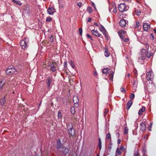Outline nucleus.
<instances>
[{
	"mask_svg": "<svg viewBox=\"0 0 156 156\" xmlns=\"http://www.w3.org/2000/svg\"><path fill=\"white\" fill-rule=\"evenodd\" d=\"M109 71L110 74H109V79L112 81L113 77L114 72L112 71H110L108 69H104L102 70L103 73L105 74H106Z\"/></svg>",
	"mask_w": 156,
	"mask_h": 156,
	"instance_id": "nucleus-1",
	"label": "nucleus"
},
{
	"mask_svg": "<svg viewBox=\"0 0 156 156\" xmlns=\"http://www.w3.org/2000/svg\"><path fill=\"white\" fill-rule=\"evenodd\" d=\"M109 10L110 12H112L114 13H116L117 12V8L115 5V4L114 2H112L109 5Z\"/></svg>",
	"mask_w": 156,
	"mask_h": 156,
	"instance_id": "nucleus-2",
	"label": "nucleus"
},
{
	"mask_svg": "<svg viewBox=\"0 0 156 156\" xmlns=\"http://www.w3.org/2000/svg\"><path fill=\"white\" fill-rule=\"evenodd\" d=\"M128 9V7L124 3L120 4L118 7L119 10L121 12H123L126 11Z\"/></svg>",
	"mask_w": 156,
	"mask_h": 156,
	"instance_id": "nucleus-3",
	"label": "nucleus"
},
{
	"mask_svg": "<svg viewBox=\"0 0 156 156\" xmlns=\"http://www.w3.org/2000/svg\"><path fill=\"white\" fill-rule=\"evenodd\" d=\"M16 72V69L11 67H9L6 71V73L8 75H12Z\"/></svg>",
	"mask_w": 156,
	"mask_h": 156,
	"instance_id": "nucleus-4",
	"label": "nucleus"
},
{
	"mask_svg": "<svg viewBox=\"0 0 156 156\" xmlns=\"http://www.w3.org/2000/svg\"><path fill=\"white\" fill-rule=\"evenodd\" d=\"M53 80L50 77H48L46 80V83L48 88L51 87V85L52 84Z\"/></svg>",
	"mask_w": 156,
	"mask_h": 156,
	"instance_id": "nucleus-5",
	"label": "nucleus"
},
{
	"mask_svg": "<svg viewBox=\"0 0 156 156\" xmlns=\"http://www.w3.org/2000/svg\"><path fill=\"white\" fill-rule=\"evenodd\" d=\"M147 78L148 80H151L154 78V75L151 71L148 72L147 74Z\"/></svg>",
	"mask_w": 156,
	"mask_h": 156,
	"instance_id": "nucleus-6",
	"label": "nucleus"
},
{
	"mask_svg": "<svg viewBox=\"0 0 156 156\" xmlns=\"http://www.w3.org/2000/svg\"><path fill=\"white\" fill-rule=\"evenodd\" d=\"M118 34L122 40H124V38L125 37L126 35V32L123 30H120L118 31Z\"/></svg>",
	"mask_w": 156,
	"mask_h": 156,
	"instance_id": "nucleus-7",
	"label": "nucleus"
},
{
	"mask_svg": "<svg viewBox=\"0 0 156 156\" xmlns=\"http://www.w3.org/2000/svg\"><path fill=\"white\" fill-rule=\"evenodd\" d=\"M147 51L146 49H142L140 51V54L143 55V57L140 58V59L143 60L145 59L147 55Z\"/></svg>",
	"mask_w": 156,
	"mask_h": 156,
	"instance_id": "nucleus-8",
	"label": "nucleus"
},
{
	"mask_svg": "<svg viewBox=\"0 0 156 156\" xmlns=\"http://www.w3.org/2000/svg\"><path fill=\"white\" fill-rule=\"evenodd\" d=\"M100 27L99 28L100 31H101L105 35V37L106 38H107V32L105 28L102 25H100Z\"/></svg>",
	"mask_w": 156,
	"mask_h": 156,
	"instance_id": "nucleus-9",
	"label": "nucleus"
},
{
	"mask_svg": "<svg viewBox=\"0 0 156 156\" xmlns=\"http://www.w3.org/2000/svg\"><path fill=\"white\" fill-rule=\"evenodd\" d=\"M55 12L54 8L52 7H49L47 10L48 13L51 15H53Z\"/></svg>",
	"mask_w": 156,
	"mask_h": 156,
	"instance_id": "nucleus-10",
	"label": "nucleus"
},
{
	"mask_svg": "<svg viewBox=\"0 0 156 156\" xmlns=\"http://www.w3.org/2000/svg\"><path fill=\"white\" fill-rule=\"evenodd\" d=\"M91 33L96 37H101V35L100 34L97 30H93L91 31Z\"/></svg>",
	"mask_w": 156,
	"mask_h": 156,
	"instance_id": "nucleus-11",
	"label": "nucleus"
},
{
	"mask_svg": "<svg viewBox=\"0 0 156 156\" xmlns=\"http://www.w3.org/2000/svg\"><path fill=\"white\" fill-rule=\"evenodd\" d=\"M128 21L124 20H122L120 21L119 23L120 25L122 27H125L126 24Z\"/></svg>",
	"mask_w": 156,
	"mask_h": 156,
	"instance_id": "nucleus-12",
	"label": "nucleus"
},
{
	"mask_svg": "<svg viewBox=\"0 0 156 156\" xmlns=\"http://www.w3.org/2000/svg\"><path fill=\"white\" fill-rule=\"evenodd\" d=\"M20 45L23 49H25L27 47V44L24 40H22L20 42Z\"/></svg>",
	"mask_w": 156,
	"mask_h": 156,
	"instance_id": "nucleus-13",
	"label": "nucleus"
},
{
	"mask_svg": "<svg viewBox=\"0 0 156 156\" xmlns=\"http://www.w3.org/2000/svg\"><path fill=\"white\" fill-rule=\"evenodd\" d=\"M140 129L142 131H144L146 129V126L145 125L144 123L143 122H141L140 123Z\"/></svg>",
	"mask_w": 156,
	"mask_h": 156,
	"instance_id": "nucleus-14",
	"label": "nucleus"
},
{
	"mask_svg": "<svg viewBox=\"0 0 156 156\" xmlns=\"http://www.w3.org/2000/svg\"><path fill=\"white\" fill-rule=\"evenodd\" d=\"M55 63L52 62L51 63H50V65H49V66L50 67V69L51 70L53 71H55L56 69V66H55Z\"/></svg>",
	"mask_w": 156,
	"mask_h": 156,
	"instance_id": "nucleus-15",
	"label": "nucleus"
},
{
	"mask_svg": "<svg viewBox=\"0 0 156 156\" xmlns=\"http://www.w3.org/2000/svg\"><path fill=\"white\" fill-rule=\"evenodd\" d=\"M16 81V80L13 78H11L9 80V82L8 84L10 85H13L15 84V82Z\"/></svg>",
	"mask_w": 156,
	"mask_h": 156,
	"instance_id": "nucleus-16",
	"label": "nucleus"
},
{
	"mask_svg": "<svg viewBox=\"0 0 156 156\" xmlns=\"http://www.w3.org/2000/svg\"><path fill=\"white\" fill-rule=\"evenodd\" d=\"M150 26L149 24L146 23H144L143 24V29L144 30L147 31L148 28H150Z\"/></svg>",
	"mask_w": 156,
	"mask_h": 156,
	"instance_id": "nucleus-17",
	"label": "nucleus"
},
{
	"mask_svg": "<svg viewBox=\"0 0 156 156\" xmlns=\"http://www.w3.org/2000/svg\"><path fill=\"white\" fill-rule=\"evenodd\" d=\"M68 131L69 134L70 135L73 136L74 135V130L72 128H71V129L68 130Z\"/></svg>",
	"mask_w": 156,
	"mask_h": 156,
	"instance_id": "nucleus-18",
	"label": "nucleus"
},
{
	"mask_svg": "<svg viewBox=\"0 0 156 156\" xmlns=\"http://www.w3.org/2000/svg\"><path fill=\"white\" fill-rule=\"evenodd\" d=\"M73 101L74 104H77L79 102V99L77 96H74L73 97Z\"/></svg>",
	"mask_w": 156,
	"mask_h": 156,
	"instance_id": "nucleus-19",
	"label": "nucleus"
},
{
	"mask_svg": "<svg viewBox=\"0 0 156 156\" xmlns=\"http://www.w3.org/2000/svg\"><path fill=\"white\" fill-rule=\"evenodd\" d=\"M145 108L144 107H143L141 109H140L138 112V114L141 115L142 114V112L145 111Z\"/></svg>",
	"mask_w": 156,
	"mask_h": 156,
	"instance_id": "nucleus-20",
	"label": "nucleus"
},
{
	"mask_svg": "<svg viewBox=\"0 0 156 156\" xmlns=\"http://www.w3.org/2000/svg\"><path fill=\"white\" fill-rule=\"evenodd\" d=\"M105 55L106 57H108L110 55V53L108 51L107 49L105 48Z\"/></svg>",
	"mask_w": 156,
	"mask_h": 156,
	"instance_id": "nucleus-21",
	"label": "nucleus"
},
{
	"mask_svg": "<svg viewBox=\"0 0 156 156\" xmlns=\"http://www.w3.org/2000/svg\"><path fill=\"white\" fill-rule=\"evenodd\" d=\"M133 102L132 101L129 100L128 102L127 106V110L129 109L131 106Z\"/></svg>",
	"mask_w": 156,
	"mask_h": 156,
	"instance_id": "nucleus-22",
	"label": "nucleus"
},
{
	"mask_svg": "<svg viewBox=\"0 0 156 156\" xmlns=\"http://www.w3.org/2000/svg\"><path fill=\"white\" fill-rule=\"evenodd\" d=\"M121 150H119V148H118L116 151L115 156H118V155H120L121 153Z\"/></svg>",
	"mask_w": 156,
	"mask_h": 156,
	"instance_id": "nucleus-23",
	"label": "nucleus"
},
{
	"mask_svg": "<svg viewBox=\"0 0 156 156\" xmlns=\"http://www.w3.org/2000/svg\"><path fill=\"white\" fill-rule=\"evenodd\" d=\"M69 64L71 66H72V68L73 69H75V65L74 63V62L73 61H72L71 60L70 61V63H69Z\"/></svg>",
	"mask_w": 156,
	"mask_h": 156,
	"instance_id": "nucleus-24",
	"label": "nucleus"
},
{
	"mask_svg": "<svg viewBox=\"0 0 156 156\" xmlns=\"http://www.w3.org/2000/svg\"><path fill=\"white\" fill-rule=\"evenodd\" d=\"M57 147L58 148H60L61 147V144L60 143V140H58L57 141Z\"/></svg>",
	"mask_w": 156,
	"mask_h": 156,
	"instance_id": "nucleus-25",
	"label": "nucleus"
},
{
	"mask_svg": "<svg viewBox=\"0 0 156 156\" xmlns=\"http://www.w3.org/2000/svg\"><path fill=\"white\" fill-rule=\"evenodd\" d=\"M87 11L89 13H91L93 11L92 9V8L90 7H88L87 9Z\"/></svg>",
	"mask_w": 156,
	"mask_h": 156,
	"instance_id": "nucleus-26",
	"label": "nucleus"
},
{
	"mask_svg": "<svg viewBox=\"0 0 156 156\" xmlns=\"http://www.w3.org/2000/svg\"><path fill=\"white\" fill-rule=\"evenodd\" d=\"M52 18L50 16L48 17L46 20V21L47 22H51L52 21Z\"/></svg>",
	"mask_w": 156,
	"mask_h": 156,
	"instance_id": "nucleus-27",
	"label": "nucleus"
},
{
	"mask_svg": "<svg viewBox=\"0 0 156 156\" xmlns=\"http://www.w3.org/2000/svg\"><path fill=\"white\" fill-rule=\"evenodd\" d=\"M67 126L68 130L71 129V128H72V124L71 123H69L67 125Z\"/></svg>",
	"mask_w": 156,
	"mask_h": 156,
	"instance_id": "nucleus-28",
	"label": "nucleus"
},
{
	"mask_svg": "<svg viewBox=\"0 0 156 156\" xmlns=\"http://www.w3.org/2000/svg\"><path fill=\"white\" fill-rule=\"evenodd\" d=\"M58 119H60L62 117V115H61V112L59 111H58Z\"/></svg>",
	"mask_w": 156,
	"mask_h": 156,
	"instance_id": "nucleus-29",
	"label": "nucleus"
},
{
	"mask_svg": "<svg viewBox=\"0 0 156 156\" xmlns=\"http://www.w3.org/2000/svg\"><path fill=\"white\" fill-rule=\"evenodd\" d=\"M14 2L16 4H18L20 5L22 4L20 2V1H16L15 0H14Z\"/></svg>",
	"mask_w": 156,
	"mask_h": 156,
	"instance_id": "nucleus-30",
	"label": "nucleus"
},
{
	"mask_svg": "<svg viewBox=\"0 0 156 156\" xmlns=\"http://www.w3.org/2000/svg\"><path fill=\"white\" fill-rule=\"evenodd\" d=\"M71 112L72 114H74V113H75V109L74 107H71Z\"/></svg>",
	"mask_w": 156,
	"mask_h": 156,
	"instance_id": "nucleus-31",
	"label": "nucleus"
},
{
	"mask_svg": "<svg viewBox=\"0 0 156 156\" xmlns=\"http://www.w3.org/2000/svg\"><path fill=\"white\" fill-rule=\"evenodd\" d=\"M135 13L137 15H139L141 13V12L140 10H136L135 11Z\"/></svg>",
	"mask_w": 156,
	"mask_h": 156,
	"instance_id": "nucleus-32",
	"label": "nucleus"
},
{
	"mask_svg": "<svg viewBox=\"0 0 156 156\" xmlns=\"http://www.w3.org/2000/svg\"><path fill=\"white\" fill-rule=\"evenodd\" d=\"M128 129L127 127H125L124 129V134H126L128 133Z\"/></svg>",
	"mask_w": 156,
	"mask_h": 156,
	"instance_id": "nucleus-33",
	"label": "nucleus"
},
{
	"mask_svg": "<svg viewBox=\"0 0 156 156\" xmlns=\"http://www.w3.org/2000/svg\"><path fill=\"white\" fill-rule=\"evenodd\" d=\"M49 61H48V60H47L45 61V62H44V64L43 65H47V66H49V65H50V63H49Z\"/></svg>",
	"mask_w": 156,
	"mask_h": 156,
	"instance_id": "nucleus-34",
	"label": "nucleus"
},
{
	"mask_svg": "<svg viewBox=\"0 0 156 156\" xmlns=\"http://www.w3.org/2000/svg\"><path fill=\"white\" fill-rule=\"evenodd\" d=\"M108 112V109H105V110L104 113V116H105L107 114Z\"/></svg>",
	"mask_w": 156,
	"mask_h": 156,
	"instance_id": "nucleus-35",
	"label": "nucleus"
},
{
	"mask_svg": "<svg viewBox=\"0 0 156 156\" xmlns=\"http://www.w3.org/2000/svg\"><path fill=\"white\" fill-rule=\"evenodd\" d=\"M135 95L133 93H131V94L130 98L131 99H133L134 98Z\"/></svg>",
	"mask_w": 156,
	"mask_h": 156,
	"instance_id": "nucleus-36",
	"label": "nucleus"
},
{
	"mask_svg": "<svg viewBox=\"0 0 156 156\" xmlns=\"http://www.w3.org/2000/svg\"><path fill=\"white\" fill-rule=\"evenodd\" d=\"M87 36L88 38H90L91 40L92 41L93 40L92 37L90 35L88 34H87Z\"/></svg>",
	"mask_w": 156,
	"mask_h": 156,
	"instance_id": "nucleus-37",
	"label": "nucleus"
},
{
	"mask_svg": "<svg viewBox=\"0 0 156 156\" xmlns=\"http://www.w3.org/2000/svg\"><path fill=\"white\" fill-rule=\"evenodd\" d=\"M4 84V81L2 80L0 82V88H1L3 86V84Z\"/></svg>",
	"mask_w": 156,
	"mask_h": 156,
	"instance_id": "nucleus-38",
	"label": "nucleus"
},
{
	"mask_svg": "<svg viewBox=\"0 0 156 156\" xmlns=\"http://www.w3.org/2000/svg\"><path fill=\"white\" fill-rule=\"evenodd\" d=\"M5 102V98H3L1 101V103L2 104H4Z\"/></svg>",
	"mask_w": 156,
	"mask_h": 156,
	"instance_id": "nucleus-39",
	"label": "nucleus"
},
{
	"mask_svg": "<svg viewBox=\"0 0 156 156\" xmlns=\"http://www.w3.org/2000/svg\"><path fill=\"white\" fill-rule=\"evenodd\" d=\"M79 33L80 35H81L82 33V29L81 28H80L79 30Z\"/></svg>",
	"mask_w": 156,
	"mask_h": 156,
	"instance_id": "nucleus-40",
	"label": "nucleus"
},
{
	"mask_svg": "<svg viewBox=\"0 0 156 156\" xmlns=\"http://www.w3.org/2000/svg\"><path fill=\"white\" fill-rule=\"evenodd\" d=\"M120 90L123 93H124L126 92V90L124 88L122 87L120 89Z\"/></svg>",
	"mask_w": 156,
	"mask_h": 156,
	"instance_id": "nucleus-41",
	"label": "nucleus"
},
{
	"mask_svg": "<svg viewBox=\"0 0 156 156\" xmlns=\"http://www.w3.org/2000/svg\"><path fill=\"white\" fill-rule=\"evenodd\" d=\"M139 23L138 22H136V25L135 26V27L137 28L139 26Z\"/></svg>",
	"mask_w": 156,
	"mask_h": 156,
	"instance_id": "nucleus-42",
	"label": "nucleus"
},
{
	"mask_svg": "<svg viewBox=\"0 0 156 156\" xmlns=\"http://www.w3.org/2000/svg\"><path fill=\"white\" fill-rule=\"evenodd\" d=\"M110 134L108 133V134L106 136V138L108 139H109L110 138Z\"/></svg>",
	"mask_w": 156,
	"mask_h": 156,
	"instance_id": "nucleus-43",
	"label": "nucleus"
},
{
	"mask_svg": "<svg viewBox=\"0 0 156 156\" xmlns=\"http://www.w3.org/2000/svg\"><path fill=\"white\" fill-rule=\"evenodd\" d=\"M123 40L124 41L126 42H127L129 41V39L128 38H124V39Z\"/></svg>",
	"mask_w": 156,
	"mask_h": 156,
	"instance_id": "nucleus-44",
	"label": "nucleus"
},
{
	"mask_svg": "<svg viewBox=\"0 0 156 156\" xmlns=\"http://www.w3.org/2000/svg\"><path fill=\"white\" fill-rule=\"evenodd\" d=\"M152 125V124H151V125L150 126H149L148 127V129L149 130L151 131V126Z\"/></svg>",
	"mask_w": 156,
	"mask_h": 156,
	"instance_id": "nucleus-45",
	"label": "nucleus"
},
{
	"mask_svg": "<svg viewBox=\"0 0 156 156\" xmlns=\"http://www.w3.org/2000/svg\"><path fill=\"white\" fill-rule=\"evenodd\" d=\"M87 19H88L87 20V22H90V21H91V18H88Z\"/></svg>",
	"mask_w": 156,
	"mask_h": 156,
	"instance_id": "nucleus-46",
	"label": "nucleus"
},
{
	"mask_svg": "<svg viewBox=\"0 0 156 156\" xmlns=\"http://www.w3.org/2000/svg\"><path fill=\"white\" fill-rule=\"evenodd\" d=\"M77 5L79 7H80L82 5V3L80 2H78L77 4Z\"/></svg>",
	"mask_w": 156,
	"mask_h": 156,
	"instance_id": "nucleus-47",
	"label": "nucleus"
},
{
	"mask_svg": "<svg viewBox=\"0 0 156 156\" xmlns=\"http://www.w3.org/2000/svg\"><path fill=\"white\" fill-rule=\"evenodd\" d=\"M99 147L101 148V141L100 140V139H99Z\"/></svg>",
	"mask_w": 156,
	"mask_h": 156,
	"instance_id": "nucleus-48",
	"label": "nucleus"
},
{
	"mask_svg": "<svg viewBox=\"0 0 156 156\" xmlns=\"http://www.w3.org/2000/svg\"><path fill=\"white\" fill-rule=\"evenodd\" d=\"M94 25L96 26H97V27H98L99 26V25L98 24V23H94Z\"/></svg>",
	"mask_w": 156,
	"mask_h": 156,
	"instance_id": "nucleus-49",
	"label": "nucleus"
},
{
	"mask_svg": "<svg viewBox=\"0 0 156 156\" xmlns=\"http://www.w3.org/2000/svg\"><path fill=\"white\" fill-rule=\"evenodd\" d=\"M121 140L120 139H118L117 140V143L118 144H119L121 142Z\"/></svg>",
	"mask_w": 156,
	"mask_h": 156,
	"instance_id": "nucleus-50",
	"label": "nucleus"
},
{
	"mask_svg": "<svg viewBox=\"0 0 156 156\" xmlns=\"http://www.w3.org/2000/svg\"><path fill=\"white\" fill-rule=\"evenodd\" d=\"M91 5L93 6L95 9H96L95 5L94 3H92L91 4Z\"/></svg>",
	"mask_w": 156,
	"mask_h": 156,
	"instance_id": "nucleus-51",
	"label": "nucleus"
},
{
	"mask_svg": "<svg viewBox=\"0 0 156 156\" xmlns=\"http://www.w3.org/2000/svg\"><path fill=\"white\" fill-rule=\"evenodd\" d=\"M94 74L95 76H97V72L96 71H95L94 73Z\"/></svg>",
	"mask_w": 156,
	"mask_h": 156,
	"instance_id": "nucleus-52",
	"label": "nucleus"
},
{
	"mask_svg": "<svg viewBox=\"0 0 156 156\" xmlns=\"http://www.w3.org/2000/svg\"><path fill=\"white\" fill-rule=\"evenodd\" d=\"M146 48L147 49H148V47H149V45H148V44H146Z\"/></svg>",
	"mask_w": 156,
	"mask_h": 156,
	"instance_id": "nucleus-53",
	"label": "nucleus"
},
{
	"mask_svg": "<svg viewBox=\"0 0 156 156\" xmlns=\"http://www.w3.org/2000/svg\"><path fill=\"white\" fill-rule=\"evenodd\" d=\"M64 65H65V67L66 66H67V63L66 62H64Z\"/></svg>",
	"mask_w": 156,
	"mask_h": 156,
	"instance_id": "nucleus-54",
	"label": "nucleus"
},
{
	"mask_svg": "<svg viewBox=\"0 0 156 156\" xmlns=\"http://www.w3.org/2000/svg\"><path fill=\"white\" fill-rule=\"evenodd\" d=\"M123 148V146H121L120 149H119V150H121Z\"/></svg>",
	"mask_w": 156,
	"mask_h": 156,
	"instance_id": "nucleus-55",
	"label": "nucleus"
},
{
	"mask_svg": "<svg viewBox=\"0 0 156 156\" xmlns=\"http://www.w3.org/2000/svg\"><path fill=\"white\" fill-rule=\"evenodd\" d=\"M151 54H150L149 55H147V57H148V58H149L151 57Z\"/></svg>",
	"mask_w": 156,
	"mask_h": 156,
	"instance_id": "nucleus-56",
	"label": "nucleus"
},
{
	"mask_svg": "<svg viewBox=\"0 0 156 156\" xmlns=\"http://www.w3.org/2000/svg\"><path fill=\"white\" fill-rule=\"evenodd\" d=\"M134 87H133V91H136V88H135L134 89Z\"/></svg>",
	"mask_w": 156,
	"mask_h": 156,
	"instance_id": "nucleus-57",
	"label": "nucleus"
},
{
	"mask_svg": "<svg viewBox=\"0 0 156 156\" xmlns=\"http://www.w3.org/2000/svg\"><path fill=\"white\" fill-rule=\"evenodd\" d=\"M140 57H139V58H140V57H143V55H141L140 53Z\"/></svg>",
	"mask_w": 156,
	"mask_h": 156,
	"instance_id": "nucleus-58",
	"label": "nucleus"
},
{
	"mask_svg": "<svg viewBox=\"0 0 156 156\" xmlns=\"http://www.w3.org/2000/svg\"><path fill=\"white\" fill-rule=\"evenodd\" d=\"M50 40L51 41H53V37H51V38H50Z\"/></svg>",
	"mask_w": 156,
	"mask_h": 156,
	"instance_id": "nucleus-59",
	"label": "nucleus"
},
{
	"mask_svg": "<svg viewBox=\"0 0 156 156\" xmlns=\"http://www.w3.org/2000/svg\"><path fill=\"white\" fill-rule=\"evenodd\" d=\"M130 74L128 73V74H127V76L128 77H129V76H130Z\"/></svg>",
	"mask_w": 156,
	"mask_h": 156,
	"instance_id": "nucleus-60",
	"label": "nucleus"
},
{
	"mask_svg": "<svg viewBox=\"0 0 156 156\" xmlns=\"http://www.w3.org/2000/svg\"><path fill=\"white\" fill-rule=\"evenodd\" d=\"M154 33L156 34V30L154 29Z\"/></svg>",
	"mask_w": 156,
	"mask_h": 156,
	"instance_id": "nucleus-61",
	"label": "nucleus"
},
{
	"mask_svg": "<svg viewBox=\"0 0 156 156\" xmlns=\"http://www.w3.org/2000/svg\"><path fill=\"white\" fill-rule=\"evenodd\" d=\"M65 150L66 151V152H67V151H68V150L67 149H65Z\"/></svg>",
	"mask_w": 156,
	"mask_h": 156,
	"instance_id": "nucleus-62",
	"label": "nucleus"
},
{
	"mask_svg": "<svg viewBox=\"0 0 156 156\" xmlns=\"http://www.w3.org/2000/svg\"><path fill=\"white\" fill-rule=\"evenodd\" d=\"M27 9H28H28H29V7H27Z\"/></svg>",
	"mask_w": 156,
	"mask_h": 156,
	"instance_id": "nucleus-63",
	"label": "nucleus"
},
{
	"mask_svg": "<svg viewBox=\"0 0 156 156\" xmlns=\"http://www.w3.org/2000/svg\"><path fill=\"white\" fill-rule=\"evenodd\" d=\"M97 156H98V155H97Z\"/></svg>",
	"mask_w": 156,
	"mask_h": 156,
	"instance_id": "nucleus-64",
	"label": "nucleus"
}]
</instances>
